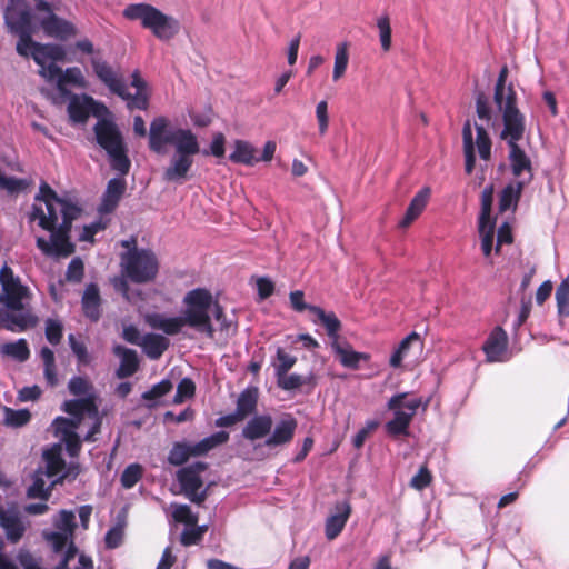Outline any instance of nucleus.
Returning <instances> with one entry per match:
<instances>
[{
    "instance_id": "obj_1",
    "label": "nucleus",
    "mask_w": 569,
    "mask_h": 569,
    "mask_svg": "<svg viewBox=\"0 0 569 569\" xmlns=\"http://www.w3.org/2000/svg\"><path fill=\"white\" fill-rule=\"evenodd\" d=\"M184 311L179 317L166 318L163 315L153 312L144 317L146 322L152 328L162 330L166 335L176 336L184 326L203 333L207 338L213 339V328L210 308L213 305L214 319L220 322V331L227 335L234 333L237 326L228 320L223 307L219 302L213 303L211 292L206 288H196L187 292L183 298Z\"/></svg>"
},
{
    "instance_id": "obj_2",
    "label": "nucleus",
    "mask_w": 569,
    "mask_h": 569,
    "mask_svg": "<svg viewBox=\"0 0 569 569\" xmlns=\"http://www.w3.org/2000/svg\"><path fill=\"white\" fill-rule=\"evenodd\" d=\"M170 121L163 117H156L149 129V149L162 154L167 144L174 147V153L169 164L164 168L162 179L167 182L182 184L190 176L193 166V157L200 152L197 136L190 129L169 130Z\"/></svg>"
},
{
    "instance_id": "obj_3",
    "label": "nucleus",
    "mask_w": 569,
    "mask_h": 569,
    "mask_svg": "<svg viewBox=\"0 0 569 569\" xmlns=\"http://www.w3.org/2000/svg\"><path fill=\"white\" fill-rule=\"evenodd\" d=\"M272 427L273 419L270 415H256L247 421L241 436L250 442L264 439L263 446L270 449L286 446L293 440L298 421L291 415H286L273 429Z\"/></svg>"
},
{
    "instance_id": "obj_4",
    "label": "nucleus",
    "mask_w": 569,
    "mask_h": 569,
    "mask_svg": "<svg viewBox=\"0 0 569 569\" xmlns=\"http://www.w3.org/2000/svg\"><path fill=\"white\" fill-rule=\"evenodd\" d=\"M97 144L107 153L112 170L127 176L131 168L128 148L118 126L108 119H100L93 126Z\"/></svg>"
},
{
    "instance_id": "obj_5",
    "label": "nucleus",
    "mask_w": 569,
    "mask_h": 569,
    "mask_svg": "<svg viewBox=\"0 0 569 569\" xmlns=\"http://www.w3.org/2000/svg\"><path fill=\"white\" fill-rule=\"evenodd\" d=\"M503 129L500 138L506 140L509 147V161L511 172L516 178H519L523 172L529 174V183L533 178V169L530 158L523 149L520 148L518 142L522 139L526 130V118L523 114H518L516 111L507 110L505 120H502Z\"/></svg>"
},
{
    "instance_id": "obj_6",
    "label": "nucleus",
    "mask_w": 569,
    "mask_h": 569,
    "mask_svg": "<svg viewBox=\"0 0 569 569\" xmlns=\"http://www.w3.org/2000/svg\"><path fill=\"white\" fill-rule=\"evenodd\" d=\"M123 17L128 20H139L144 29H149L159 40H170L180 30L179 21L164 14L158 8L149 3H132L123 10Z\"/></svg>"
},
{
    "instance_id": "obj_7",
    "label": "nucleus",
    "mask_w": 569,
    "mask_h": 569,
    "mask_svg": "<svg viewBox=\"0 0 569 569\" xmlns=\"http://www.w3.org/2000/svg\"><path fill=\"white\" fill-rule=\"evenodd\" d=\"M123 273L134 283L152 281L158 273L159 263L149 249H134L121 253Z\"/></svg>"
},
{
    "instance_id": "obj_8",
    "label": "nucleus",
    "mask_w": 569,
    "mask_h": 569,
    "mask_svg": "<svg viewBox=\"0 0 569 569\" xmlns=\"http://www.w3.org/2000/svg\"><path fill=\"white\" fill-rule=\"evenodd\" d=\"M228 440L229 432L222 430L203 438L194 445H190L186 441H177L169 451L167 458L168 462L176 467L182 466L190 457L204 456L216 447L228 442Z\"/></svg>"
},
{
    "instance_id": "obj_9",
    "label": "nucleus",
    "mask_w": 569,
    "mask_h": 569,
    "mask_svg": "<svg viewBox=\"0 0 569 569\" xmlns=\"http://www.w3.org/2000/svg\"><path fill=\"white\" fill-rule=\"evenodd\" d=\"M407 393H397L392 396L387 407L389 410L395 411V417L386 423V431L388 435L397 437L401 435H408V429L411 423L417 409L421 406V399L415 398L405 401Z\"/></svg>"
},
{
    "instance_id": "obj_10",
    "label": "nucleus",
    "mask_w": 569,
    "mask_h": 569,
    "mask_svg": "<svg viewBox=\"0 0 569 569\" xmlns=\"http://www.w3.org/2000/svg\"><path fill=\"white\" fill-rule=\"evenodd\" d=\"M207 469V462L197 461L177 471V480L182 492L197 505H201L207 499V490H201L203 486L201 473Z\"/></svg>"
},
{
    "instance_id": "obj_11",
    "label": "nucleus",
    "mask_w": 569,
    "mask_h": 569,
    "mask_svg": "<svg viewBox=\"0 0 569 569\" xmlns=\"http://www.w3.org/2000/svg\"><path fill=\"white\" fill-rule=\"evenodd\" d=\"M508 76L509 69L508 66L505 64L499 71L493 89V102L501 112L502 120H505L507 110L523 114L517 106L518 97L513 84L511 82L507 84Z\"/></svg>"
},
{
    "instance_id": "obj_12",
    "label": "nucleus",
    "mask_w": 569,
    "mask_h": 569,
    "mask_svg": "<svg viewBox=\"0 0 569 569\" xmlns=\"http://www.w3.org/2000/svg\"><path fill=\"white\" fill-rule=\"evenodd\" d=\"M91 67L96 77L114 94H122L123 78L113 67L101 57L91 58Z\"/></svg>"
},
{
    "instance_id": "obj_13",
    "label": "nucleus",
    "mask_w": 569,
    "mask_h": 569,
    "mask_svg": "<svg viewBox=\"0 0 569 569\" xmlns=\"http://www.w3.org/2000/svg\"><path fill=\"white\" fill-rule=\"evenodd\" d=\"M38 323V318L23 307L21 311H3L0 329H7L12 332H21L28 328H33Z\"/></svg>"
},
{
    "instance_id": "obj_14",
    "label": "nucleus",
    "mask_w": 569,
    "mask_h": 569,
    "mask_svg": "<svg viewBox=\"0 0 569 569\" xmlns=\"http://www.w3.org/2000/svg\"><path fill=\"white\" fill-rule=\"evenodd\" d=\"M126 189L127 183L123 177L110 179L103 192L101 203L99 204V212L103 214L113 212L123 197Z\"/></svg>"
},
{
    "instance_id": "obj_15",
    "label": "nucleus",
    "mask_w": 569,
    "mask_h": 569,
    "mask_svg": "<svg viewBox=\"0 0 569 569\" xmlns=\"http://www.w3.org/2000/svg\"><path fill=\"white\" fill-rule=\"evenodd\" d=\"M51 242L49 243L44 238L37 239V247L46 256L68 257L74 252V244L70 242V236H61L60 233L51 232Z\"/></svg>"
},
{
    "instance_id": "obj_16",
    "label": "nucleus",
    "mask_w": 569,
    "mask_h": 569,
    "mask_svg": "<svg viewBox=\"0 0 569 569\" xmlns=\"http://www.w3.org/2000/svg\"><path fill=\"white\" fill-rule=\"evenodd\" d=\"M40 24L46 34L57 39L66 40L77 34V29L71 22L54 13L43 18Z\"/></svg>"
},
{
    "instance_id": "obj_17",
    "label": "nucleus",
    "mask_w": 569,
    "mask_h": 569,
    "mask_svg": "<svg viewBox=\"0 0 569 569\" xmlns=\"http://www.w3.org/2000/svg\"><path fill=\"white\" fill-rule=\"evenodd\" d=\"M113 353L120 358V365L116 370L118 379L129 378L139 370L140 360L136 350L118 345L113 347Z\"/></svg>"
},
{
    "instance_id": "obj_18",
    "label": "nucleus",
    "mask_w": 569,
    "mask_h": 569,
    "mask_svg": "<svg viewBox=\"0 0 569 569\" xmlns=\"http://www.w3.org/2000/svg\"><path fill=\"white\" fill-rule=\"evenodd\" d=\"M508 347V336L501 327H496L486 342L482 350L490 362L500 361Z\"/></svg>"
},
{
    "instance_id": "obj_19",
    "label": "nucleus",
    "mask_w": 569,
    "mask_h": 569,
    "mask_svg": "<svg viewBox=\"0 0 569 569\" xmlns=\"http://www.w3.org/2000/svg\"><path fill=\"white\" fill-rule=\"evenodd\" d=\"M62 410L70 415L72 419L79 420V423L82 422L86 416L96 417L98 415V406L92 396L67 400L62 406Z\"/></svg>"
},
{
    "instance_id": "obj_20",
    "label": "nucleus",
    "mask_w": 569,
    "mask_h": 569,
    "mask_svg": "<svg viewBox=\"0 0 569 569\" xmlns=\"http://www.w3.org/2000/svg\"><path fill=\"white\" fill-rule=\"evenodd\" d=\"M81 307L86 318L92 322L101 318V297L99 287L96 283H89L81 299Z\"/></svg>"
},
{
    "instance_id": "obj_21",
    "label": "nucleus",
    "mask_w": 569,
    "mask_h": 569,
    "mask_svg": "<svg viewBox=\"0 0 569 569\" xmlns=\"http://www.w3.org/2000/svg\"><path fill=\"white\" fill-rule=\"evenodd\" d=\"M526 180H518L508 183L499 193L498 208L499 211L506 212L510 209L516 210L521 199L523 189L526 187Z\"/></svg>"
},
{
    "instance_id": "obj_22",
    "label": "nucleus",
    "mask_w": 569,
    "mask_h": 569,
    "mask_svg": "<svg viewBox=\"0 0 569 569\" xmlns=\"http://www.w3.org/2000/svg\"><path fill=\"white\" fill-rule=\"evenodd\" d=\"M94 99L90 96H83L82 98L77 94H72L68 103V114L72 122L84 123L91 112Z\"/></svg>"
},
{
    "instance_id": "obj_23",
    "label": "nucleus",
    "mask_w": 569,
    "mask_h": 569,
    "mask_svg": "<svg viewBox=\"0 0 569 569\" xmlns=\"http://www.w3.org/2000/svg\"><path fill=\"white\" fill-rule=\"evenodd\" d=\"M2 291L3 303L9 310L21 311L23 309V299L28 296V288L22 286L20 280L4 283Z\"/></svg>"
},
{
    "instance_id": "obj_24",
    "label": "nucleus",
    "mask_w": 569,
    "mask_h": 569,
    "mask_svg": "<svg viewBox=\"0 0 569 569\" xmlns=\"http://www.w3.org/2000/svg\"><path fill=\"white\" fill-rule=\"evenodd\" d=\"M430 188L425 187L419 190L410 201L402 220L399 222L401 228L409 227L425 210L430 198Z\"/></svg>"
},
{
    "instance_id": "obj_25",
    "label": "nucleus",
    "mask_w": 569,
    "mask_h": 569,
    "mask_svg": "<svg viewBox=\"0 0 569 569\" xmlns=\"http://www.w3.org/2000/svg\"><path fill=\"white\" fill-rule=\"evenodd\" d=\"M259 399V391L256 387H248L242 390L236 402L237 415L241 417L242 420L253 415L257 410Z\"/></svg>"
},
{
    "instance_id": "obj_26",
    "label": "nucleus",
    "mask_w": 569,
    "mask_h": 569,
    "mask_svg": "<svg viewBox=\"0 0 569 569\" xmlns=\"http://www.w3.org/2000/svg\"><path fill=\"white\" fill-rule=\"evenodd\" d=\"M337 509L338 513L330 516L326 521V537L329 540L336 539L341 533L351 513V507L347 502L338 506Z\"/></svg>"
},
{
    "instance_id": "obj_27",
    "label": "nucleus",
    "mask_w": 569,
    "mask_h": 569,
    "mask_svg": "<svg viewBox=\"0 0 569 569\" xmlns=\"http://www.w3.org/2000/svg\"><path fill=\"white\" fill-rule=\"evenodd\" d=\"M170 341L164 336L158 333H147L142 337L140 347H142L148 358L159 359L169 348Z\"/></svg>"
},
{
    "instance_id": "obj_28",
    "label": "nucleus",
    "mask_w": 569,
    "mask_h": 569,
    "mask_svg": "<svg viewBox=\"0 0 569 569\" xmlns=\"http://www.w3.org/2000/svg\"><path fill=\"white\" fill-rule=\"evenodd\" d=\"M331 347L339 356L341 365L349 369L357 370L360 367V361H368L370 359V355L345 348L338 341H332Z\"/></svg>"
},
{
    "instance_id": "obj_29",
    "label": "nucleus",
    "mask_w": 569,
    "mask_h": 569,
    "mask_svg": "<svg viewBox=\"0 0 569 569\" xmlns=\"http://www.w3.org/2000/svg\"><path fill=\"white\" fill-rule=\"evenodd\" d=\"M311 313H313L317 319L313 320L315 322L319 321L327 331L328 337L332 341H338L339 338V331L341 330V321L338 319L335 312H326L322 308H311Z\"/></svg>"
},
{
    "instance_id": "obj_30",
    "label": "nucleus",
    "mask_w": 569,
    "mask_h": 569,
    "mask_svg": "<svg viewBox=\"0 0 569 569\" xmlns=\"http://www.w3.org/2000/svg\"><path fill=\"white\" fill-rule=\"evenodd\" d=\"M229 159L233 163H242L247 166H252L259 161V159L256 158V149L253 146L244 140L234 141V149L230 153Z\"/></svg>"
},
{
    "instance_id": "obj_31",
    "label": "nucleus",
    "mask_w": 569,
    "mask_h": 569,
    "mask_svg": "<svg viewBox=\"0 0 569 569\" xmlns=\"http://www.w3.org/2000/svg\"><path fill=\"white\" fill-rule=\"evenodd\" d=\"M462 141L465 153V170L466 173L471 174L476 164L475 142L472 136V128L470 120H467L462 127Z\"/></svg>"
},
{
    "instance_id": "obj_32",
    "label": "nucleus",
    "mask_w": 569,
    "mask_h": 569,
    "mask_svg": "<svg viewBox=\"0 0 569 569\" xmlns=\"http://www.w3.org/2000/svg\"><path fill=\"white\" fill-rule=\"evenodd\" d=\"M413 343H419L420 347H422V345H423L419 333H417L416 331H412L405 339H402L400 341V343L398 345V347L396 348V350L393 351V353L390 357L389 365L392 368H399L401 366L403 359L407 357L410 347Z\"/></svg>"
},
{
    "instance_id": "obj_33",
    "label": "nucleus",
    "mask_w": 569,
    "mask_h": 569,
    "mask_svg": "<svg viewBox=\"0 0 569 569\" xmlns=\"http://www.w3.org/2000/svg\"><path fill=\"white\" fill-rule=\"evenodd\" d=\"M0 527L4 530L7 539L11 543H17L23 537L26 527L20 519V517L12 512L4 522L0 525Z\"/></svg>"
},
{
    "instance_id": "obj_34",
    "label": "nucleus",
    "mask_w": 569,
    "mask_h": 569,
    "mask_svg": "<svg viewBox=\"0 0 569 569\" xmlns=\"http://www.w3.org/2000/svg\"><path fill=\"white\" fill-rule=\"evenodd\" d=\"M43 459L46 462V475L48 477L58 476L66 468V461L61 457L59 448H51L43 452Z\"/></svg>"
},
{
    "instance_id": "obj_35",
    "label": "nucleus",
    "mask_w": 569,
    "mask_h": 569,
    "mask_svg": "<svg viewBox=\"0 0 569 569\" xmlns=\"http://www.w3.org/2000/svg\"><path fill=\"white\" fill-rule=\"evenodd\" d=\"M493 193H495L493 184L487 186L481 192V196H480L481 210H480V216H479V224H481V229H483L485 224L495 222L493 220H491Z\"/></svg>"
},
{
    "instance_id": "obj_36",
    "label": "nucleus",
    "mask_w": 569,
    "mask_h": 569,
    "mask_svg": "<svg viewBox=\"0 0 569 569\" xmlns=\"http://www.w3.org/2000/svg\"><path fill=\"white\" fill-rule=\"evenodd\" d=\"M123 91L124 92L122 94H117V96L120 97L121 99H123L124 101H127L128 109H130V110H133V109L147 110L148 109V107H149L148 90L136 91L134 94H131L128 91L126 83H123Z\"/></svg>"
},
{
    "instance_id": "obj_37",
    "label": "nucleus",
    "mask_w": 569,
    "mask_h": 569,
    "mask_svg": "<svg viewBox=\"0 0 569 569\" xmlns=\"http://www.w3.org/2000/svg\"><path fill=\"white\" fill-rule=\"evenodd\" d=\"M1 352L6 356L23 362L30 357V350L24 339H19L14 342H8L1 346Z\"/></svg>"
},
{
    "instance_id": "obj_38",
    "label": "nucleus",
    "mask_w": 569,
    "mask_h": 569,
    "mask_svg": "<svg viewBox=\"0 0 569 569\" xmlns=\"http://www.w3.org/2000/svg\"><path fill=\"white\" fill-rule=\"evenodd\" d=\"M68 83L77 86H81L83 83V76L79 68H68L58 79L57 87L60 93L63 96L70 94V91L66 87Z\"/></svg>"
},
{
    "instance_id": "obj_39",
    "label": "nucleus",
    "mask_w": 569,
    "mask_h": 569,
    "mask_svg": "<svg viewBox=\"0 0 569 569\" xmlns=\"http://www.w3.org/2000/svg\"><path fill=\"white\" fill-rule=\"evenodd\" d=\"M349 62V53H348V44L346 42L340 43L337 47L336 56H335V67L332 72V78L335 81H338L346 73L347 67Z\"/></svg>"
},
{
    "instance_id": "obj_40",
    "label": "nucleus",
    "mask_w": 569,
    "mask_h": 569,
    "mask_svg": "<svg viewBox=\"0 0 569 569\" xmlns=\"http://www.w3.org/2000/svg\"><path fill=\"white\" fill-rule=\"evenodd\" d=\"M556 301L559 316L569 317V274L557 287Z\"/></svg>"
},
{
    "instance_id": "obj_41",
    "label": "nucleus",
    "mask_w": 569,
    "mask_h": 569,
    "mask_svg": "<svg viewBox=\"0 0 569 569\" xmlns=\"http://www.w3.org/2000/svg\"><path fill=\"white\" fill-rule=\"evenodd\" d=\"M477 132L476 144L478 148L479 156L482 160L488 161L491 158V139L482 124L475 126Z\"/></svg>"
},
{
    "instance_id": "obj_42",
    "label": "nucleus",
    "mask_w": 569,
    "mask_h": 569,
    "mask_svg": "<svg viewBox=\"0 0 569 569\" xmlns=\"http://www.w3.org/2000/svg\"><path fill=\"white\" fill-rule=\"evenodd\" d=\"M31 420V413L28 409L14 410L6 408L4 410V423L13 428H20L29 423Z\"/></svg>"
},
{
    "instance_id": "obj_43",
    "label": "nucleus",
    "mask_w": 569,
    "mask_h": 569,
    "mask_svg": "<svg viewBox=\"0 0 569 569\" xmlns=\"http://www.w3.org/2000/svg\"><path fill=\"white\" fill-rule=\"evenodd\" d=\"M277 383H278L279 388L289 391V390L298 389L306 383L315 385V381H313L312 376L303 377V376H300L297 373H292V375L288 376L286 373L284 376L277 378Z\"/></svg>"
},
{
    "instance_id": "obj_44",
    "label": "nucleus",
    "mask_w": 569,
    "mask_h": 569,
    "mask_svg": "<svg viewBox=\"0 0 569 569\" xmlns=\"http://www.w3.org/2000/svg\"><path fill=\"white\" fill-rule=\"evenodd\" d=\"M143 469L139 463L129 465L122 472L120 481L123 488L134 487L142 478Z\"/></svg>"
},
{
    "instance_id": "obj_45",
    "label": "nucleus",
    "mask_w": 569,
    "mask_h": 569,
    "mask_svg": "<svg viewBox=\"0 0 569 569\" xmlns=\"http://www.w3.org/2000/svg\"><path fill=\"white\" fill-rule=\"evenodd\" d=\"M278 363L274 365L276 376L282 377L296 365L297 358L287 353L282 348L277 350Z\"/></svg>"
},
{
    "instance_id": "obj_46",
    "label": "nucleus",
    "mask_w": 569,
    "mask_h": 569,
    "mask_svg": "<svg viewBox=\"0 0 569 569\" xmlns=\"http://www.w3.org/2000/svg\"><path fill=\"white\" fill-rule=\"evenodd\" d=\"M79 420L72 418L58 417L53 420V428L56 435L61 439L68 433L76 432V430L80 427Z\"/></svg>"
},
{
    "instance_id": "obj_47",
    "label": "nucleus",
    "mask_w": 569,
    "mask_h": 569,
    "mask_svg": "<svg viewBox=\"0 0 569 569\" xmlns=\"http://www.w3.org/2000/svg\"><path fill=\"white\" fill-rule=\"evenodd\" d=\"M46 338L52 345L57 346L61 342L63 337V326L59 320L47 319L46 320Z\"/></svg>"
},
{
    "instance_id": "obj_48",
    "label": "nucleus",
    "mask_w": 569,
    "mask_h": 569,
    "mask_svg": "<svg viewBox=\"0 0 569 569\" xmlns=\"http://www.w3.org/2000/svg\"><path fill=\"white\" fill-rule=\"evenodd\" d=\"M377 27L379 29V38L381 48L385 52H388L391 48V26L389 17L381 16L377 21Z\"/></svg>"
},
{
    "instance_id": "obj_49",
    "label": "nucleus",
    "mask_w": 569,
    "mask_h": 569,
    "mask_svg": "<svg viewBox=\"0 0 569 569\" xmlns=\"http://www.w3.org/2000/svg\"><path fill=\"white\" fill-rule=\"evenodd\" d=\"M476 113L480 120L486 122H489L492 119L489 98L483 91L476 92Z\"/></svg>"
},
{
    "instance_id": "obj_50",
    "label": "nucleus",
    "mask_w": 569,
    "mask_h": 569,
    "mask_svg": "<svg viewBox=\"0 0 569 569\" xmlns=\"http://www.w3.org/2000/svg\"><path fill=\"white\" fill-rule=\"evenodd\" d=\"M29 187V182L24 179L16 177H6L1 173L0 177V189L13 194L24 191Z\"/></svg>"
},
{
    "instance_id": "obj_51",
    "label": "nucleus",
    "mask_w": 569,
    "mask_h": 569,
    "mask_svg": "<svg viewBox=\"0 0 569 569\" xmlns=\"http://www.w3.org/2000/svg\"><path fill=\"white\" fill-rule=\"evenodd\" d=\"M172 389V383L168 379L153 385L151 389L142 393V399L147 401H154L169 393Z\"/></svg>"
},
{
    "instance_id": "obj_52",
    "label": "nucleus",
    "mask_w": 569,
    "mask_h": 569,
    "mask_svg": "<svg viewBox=\"0 0 569 569\" xmlns=\"http://www.w3.org/2000/svg\"><path fill=\"white\" fill-rule=\"evenodd\" d=\"M433 480L431 471L428 469L427 465H423L419 468L418 472L411 478L410 486L418 490L422 491L427 487L431 485Z\"/></svg>"
},
{
    "instance_id": "obj_53",
    "label": "nucleus",
    "mask_w": 569,
    "mask_h": 569,
    "mask_svg": "<svg viewBox=\"0 0 569 569\" xmlns=\"http://www.w3.org/2000/svg\"><path fill=\"white\" fill-rule=\"evenodd\" d=\"M51 495V488H46V482L41 476L34 478L32 485L27 490V497L31 499L48 500Z\"/></svg>"
},
{
    "instance_id": "obj_54",
    "label": "nucleus",
    "mask_w": 569,
    "mask_h": 569,
    "mask_svg": "<svg viewBox=\"0 0 569 569\" xmlns=\"http://www.w3.org/2000/svg\"><path fill=\"white\" fill-rule=\"evenodd\" d=\"M479 233L481 236V250L485 257H489L492 251L493 238H495V222H490L483 226L479 224Z\"/></svg>"
},
{
    "instance_id": "obj_55",
    "label": "nucleus",
    "mask_w": 569,
    "mask_h": 569,
    "mask_svg": "<svg viewBox=\"0 0 569 569\" xmlns=\"http://www.w3.org/2000/svg\"><path fill=\"white\" fill-rule=\"evenodd\" d=\"M194 393H196V383L193 382V380L190 378H183L178 383L177 392H176L173 401L176 403H181L186 399L192 398L194 396Z\"/></svg>"
},
{
    "instance_id": "obj_56",
    "label": "nucleus",
    "mask_w": 569,
    "mask_h": 569,
    "mask_svg": "<svg viewBox=\"0 0 569 569\" xmlns=\"http://www.w3.org/2000/svg\"><path fill=\"white\" fill-rule=\"evenodd\" d=\"M172 517L177 522L187 526H196L198 522V516L194 515L187 505L177 506L172 512Z\"/></svg>"
},
{
    "instance_id": "obj_57",
    "label": "nucleus",
    "mask_w": 569,
    "mask_h": 569,
    "mask_svg": "<svg viewBox=\"0 0 569 569\" xmlns=\"http://www.w3.org/2000/svg\"><path fill=\"white\" fill-rule=\"evenodd\" d=\"M70 348L72 352L76 355L79 363L88 365L90 362V356L88 353V349L83 342H80L76 339L74 335H69L68 337Z\"/></svg>"
},
{
    "instance_id": "obj_58",
    "label": "nucleus",
    "mask_w": 569,
    "mask_h": 569,
    "mask_svg": "<svg viewBox=\"0 0 569 569\" xmlns=\"http://www.w3.org/2000/svg\"><path fill=\"white\" fill-rule=\"evenodd\" d=\"M84 274V266L80 258H73L67 269L66 279L71 282H80Z\"/></svg>"
},
{
    "instance_id": "obj_59",
    "label": "nucleus",
    "mask_w": 569,
    "mask_h": 569,
    "mask_svg": "<svg viewBox=\"0 0 569 569\" xmlns=\"http://www.w3.org/2000/svg\"><path fill=\"white\" fill-rule=\"evenodd\" d=\"M44 203H46L48 214H46L47 218H41L40 227L43 230L53 231L57 226V222H58V213H57V209H56V204L58 202L49 201V202H44Z\"/></svg>"
},
{
    "instance_id": "obj_60",
    "label": "nucleus",
    "mask_w": 569,
    "mask_h": 569,
    "mask_svg": "<svg viewBox=\"0 0 569 569\" xmlns=\"http://www.w3.org/2000/svg\"><path fill=\"white\" fill-rule=\"evenodd\" d=\"M12 29L18 36H23L26 32L32 34L31 14L28 11L20 12L12 23Z\"/></svg>"
},
{
    "instance_id": "obj_61",
    "label": "nucleus",
    "mask_w": 569,
    "mask_h": 569,
    "mask_svg": "<svg viewBox=\"0 0 569 569\" xmlns=\"http://www.w3.org/2000/svg\"><path fill=\"white\" fill-rule=\"evenodd\" d=\"M43 537L51 545L54 552L62 551L68 542V536L64 532H43Z\"/></svg>"
},
{
    "instance_id": "obj_62",
    "label": "nucleus",
    "mask_w": 569,
    "mask_h": 569,
    "mask_svg": "<svg viewBox=\"0 0 569 569\" xmlns=\"http://www.w3.org/2000/svg\"><path fill=\"white\" fill-rule=\"evenodd\" d=\"M123 540V529L121 526H114L110 528L104 537V545L108 549L118 548Z\"/></svg>"
},
{
    "instance_id": "obj_63",
    "label": "nucleus",
    "mask_w": 569,
    "mask_h": 569,
    "mask_svg": "<svg viewBox=\"0 0 569 569\" xmlns=\"http://www.w3.org/2000/svg\"><path fill=\"white\" fill-rule=\"evenodd\" d=\"M56 527L64 533H72L76 528L74 513L68 510H61Z\"/></svg>"
},
{
    "instance_id": "obj_64",
    "label": "nucleus",
    "mask_w": 569,
    "mask_h": 569,
    "mask_svg": "<svg viewBox=\"0 0 569 569\" xmlns=\"http://www.w3.org/2000/svg\"><path fill=\"white\" fill-rule=\"evenodd\" d=\"M69 391L74 396L87 395L91 388L90 382L82 377H73L68 383Z\"/></svg>"
}]
</instances>
